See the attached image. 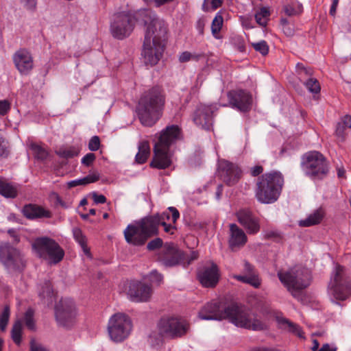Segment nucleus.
<instances>
[{
	"instance_id": "obj_56",
	"label": "nucleus",
	"mask_w": 351,
	"mask_h": 351,
	"mask_svg": "<svg viewBox=\"0 0 351 351\" xmlns=\"http://www.w3.org/2000/svg\"><path fill=\"white\" fill-rule=\"evenodd\" d=\"M93 199L94 202L97 204H104L106 202V198L103 195H98L97 193H93Z\"/></svg>"
},
{
	"instance_id": "obj_62",
	"label": "nucleus",
	"mask_w": 351,
	"mask_h": 351,
	"mask_svg": "<svg viewBox=\"0 0 351 351\" xmlns=\"http://www.w3.org/2000/svg\"><path fill=\"white\" fill-rule=\"evenodd\" d=\"M263 170L261 166H255L251 169V174L253 176H257L263 172Z\"/></svg>"
},
{
	"instance_id": "obj_38",
	"label": "nucleus",
	"mask_w": 351,
	"mask_h": 351,
	"mask_svg": "<svg viewBox=\"0 0 351 351\" xmlns=\"http://www.w3.org/2000/svg\"><path fill=\"white\" fill-rule=\"evenodd\" d=\"M34 311L32 308H29L25 313L24 315V322L25 324L26 327L31 330H34L36 329L35 321H34Z\"/></svg>"
},
{
	"instance_id": "obj_46",
	"label": "nucleus",
	"mask_w": 351,
	"mask_h": 351,
	"mask_svg": "<svg viewBox=\"0 0 351 351\" xmlns=\"http://www.w3.org/2000/svg\"><path fill=\"white\" fill-rule=\"evenodd\" d=\"M346 129H347V128L345 127L342 123L339 122L337 123L335 134L341 141H343L346 138Z\"/></svg>"
},
{
	"instance_id": "obj_19",
	"label": "nucleus",
	"mask_w": 351,
	"mask_h": 351,
	"mask_svg": "<svg viewBox=\"0 0 351 351\" xmlns=\"http://www.w3.org/2000/svg\"><path fill=\"white\" fill-rule=\"evenodd\" d=\"M197 277L204 287H215L219 278L217 265L212 262L202 266L198 271Z\"/></svg>"
},
{
	"instance_id": "obj_41",
	"label": "nucleus",
	"mask_w": 351,
	"mask_h": 351,
	"mask_svg": "<svg viewBox=\"0 0 351 351\" xmlns=\"http://www.w3.org/2000/svg\"><path fill=\"white\" fill-rule=\"evenodd\" d=\"M223 19L221 14H217L213 20L211 25L212 33L214 36L217 34L221 29Z\"/></svg>"
},
{
	"instance_id": "obj_3",
	"label": "nucleus",
	"mask_w": 351,
	"mask_h": 351,
	"mask_svg": "<svg viewBox=\"0 0 351 351\" xmlns=\"http://www.w3.org/2000/svg\"><path fill=\"white\" fill-rule=\"evenodd\" d=\"M165 99L161 90L154 87L141 97L137 107L138 116L144 126L151 127L160 119Z\"/></svg>"
},
{
	"instance_id": "obj_57",
	"label": "nucleus",
	"mask_w": 351,
	"mask_h": 351,
	"mask_svg": "<svg viewBox=\"0 0 351 351\" xmlns=\"http://www.w3.org/2000/svg\"><path fill=\"white\" fill-rule=\"evenodd\" d=\"M21 1L23 6L28 10L33 9L36 7V0H21Z\"/></svg>"
},
{
	"instance_id": "obj_25",
	"label": "nucleus",
	"mask_w": 351,
	"mask_h": 351,
	"mask_svg": "<svg viewBox=\"0 0 351 351\" xmlns=\"http://www.w3.org/2000/svg\"><path fill=\"white\" fill-rule=\"evenodd\" d=\"M244 274L234 276V278L244 283L249 284L255 288L259 287L261 285V281L254 271V267L248 262L245 261Z\"/></svg>"
},
{
	"instance_id": "obj_26",
	"label": "nucleus",
	"mask_w": 351,
	"mask_h": 351,
	"mask_svg": "<svg viewBox=\"0 0 351 351\" xmlns=\"http://www.w3.org/2000/svg\"><path fill=\"white\" fill-rule=\"evenodd\" d=\"M247 236L243 230L235 223L230 225L229 245L232 250L243 246L247 242Z\"/></svg>"
},
{
	"instance_id": "obj_11",
	"label": "nucleus",
	"mask_w": 351,
	"mask_h": 351,
	"mask_svg": "<svg viewBox=\"0 0 351 351\" xmlns=\"http://www.w3.org/2000/svg\"><path fill=\"white\" fill-rule=\"evenodd\" d=\"M136 21L137 19L130 13L122 12L114 14L110 23L112 35L117 39L129 36Z\"/></svg>"
},
{
	"instance_id": "obj_1",
	"label": "nucleus",
	"mask_w": 351,
	"mask_h": 351,
	"mask_svg": "<svg viewBox=\"0 0 351 351\" xmlns=\"http://www.w3.org/2000/svg\"><path fill=\"white\" fill-rule=\"evenodd\" d=\"M138 15L143 17L146 26L142 56L145 64L154 66L158 63L164 51L163 41L167 32V25L163 20L147 11L141 12Z\"/></svg>"
},
{
	"instance_id": "obj_36",
	"label": "nucleus",
	"mask_w": 351,
	"mask_h": 351,
	"mask_svg": "<svg viewBox=\"0 0 351 351\" xmlns=\"http://www.w3.org/2000/svg\"><path fill=\"white\" fill-rule=\"evenodd\" d=\"M30 148L33 152L34 157L37 160H44L47 158L48 152L43 147L36 143H31Z\"/></svg>"
},
{
	"instance_id": "obj_17",
	"label": "nucleus",
	"mask_w": 351,
	"mask_h": 351,
	"mask_svg": "<svg viewBox=\"0 0 351 351\" xmlns=\"http://www.w3.org/2000/svg\"><path fill=\"white\" fill-rule=\"evenodd\" d=\"M128 298L132 302H145L149 300L153 293L150 285L140 281H131L125 290Z\"/></svg>"
},
{
	"instance_id": "obj_43",
	"label": "nucleus",
	"mask_w": 351,
	"mask_h": 351,
	"mask_svg": "<svg viewBox=\"0 0 351 351\" xmlns=\"http://www.w3.org/2000/svg\"><path fill=\"white\" fill-rule=\"evenodd\" d=\"M252 45L256 51H258L263 56L267 55L269 52V46L265 40L254 43L252 44Z\"/></svg>"
},
{
	"instance_id": "obj_4",
	"label": "nucleus",
	"mask_w": 351,
	"mask_h": 351,
	"mask_svg": "<svg viewBox=\"0 0 351 351\" xmlns=\"http://www.w3.org/2000/svg\"><path fill=\"white\" fill-rule=\"evenodd\" d=\"M180 137V129L177 125L167 126L158 136L154 147V157L150 165L157 169H166L171 165L169 147Z\"/></svg>"
},
{
	"instance_id": "obj_21",
	"label": "nucleus",
	"mask_w": 351,
	"mask_h": 351,
	"mask_svg": "<svg viewBox=\"0 0 351 351\" xmlns=\"http://www.w3.org/2000/svg\"><path fill=\"white\" fill-rule=\"evenodd\" d=\"M216 108L214 106L200 105L193 115L194 123L202 129L208 130L213 125V117Z\"/></svg>"
},
{
	"instance_id": "obj_55",
	"label": "nucleus",
	"mask_w": 351,
	"mask_h": 351,
	"mask_svg": "<svg viewBox=\"0 0 351 351\" xmlns=\"http://www.w3.org/2000/svg\"><path fill=\"white\" fill-rule=\"evenodd\" d=\"M297 71L300 74L304 73L306 75H311L312 74L311 71L309 69L306 68L302 64L298 63L296 65Z\"/></svg>"
},
{
	"instance_id": "obj_12",
	"label": "nucleus",
	"mask_w": 351,
	"mask_h": 351,
	"mask_svg": "<svg viewBox=\"0 0 351 351\" xmlns=\"http://www.w3.org/2000/svg\"><path fill=\"white\" fill-rule=\"evenodd\" d=\"M132 330L130 319L123 313L112 315L108 322V331L112 341L121 342L128 338Z\"/></svg>"
},
{
	"instance_id": "obj_24",
	"label": "nucleus",
	"mask_w": 351,
	"mask_h": 351,
	"mask_svg": "<svg viewBox=\"0 0 351 351\" xmlns=\"http://www.w3.org/2000/svg\"><path fill=\"white\" fill-rule=\"evenodd\" d=\"M13 59L16 67L21 74L27 75L33 69V58L29 52L25 49L16 51Z\"/></svg>"
},
{
	"instance_id": "obj_23",
	"label": "nucleus",
	"mask_w": 351,
	"mask_h": 351,
	"mask_svg": "<svg viewBox=\"0 0 351 351\" xmlns=\"http://www.w3.org/2000/svg\"><path fill=\"white\" fill-rule=\"evenodd\" d=\"M239 222L248 234H256L260 230L258 219L248 210H241L237 213Z\"/></svg>"
},
{
	"instance_id": "obj_9",
	"label": "nucleus",
	"mask_w": 351,
	"mask_h": 351,
	"mask_svg": "<svg viewBox=\"0 0 351 351\" xmlns=\"http://www.w3.org/2000/svg\"><path fill=\"white\" fill-rule=\"evenodd\" d=\"M32 248L36 255L50 263L57 264L64 256V252L53 239L42 237L36 238L32 243Z\"/></svg>"
},
{
	"instance_id": "obj_63",
	"label": "nucleus",
	"mask_w": 351,
	"mask_h": 351,
	"mask_svg": "<svg viewBox=\"0 0 351 351\" xmlns=\"http://www.w3.org/2000/svg\"><path fill=\"white\" fill-rule=\"evenodd\" d=\"M252 351H279L278 350L271 347H259L254 348Z\"/></svg>"
},
{
	"instance_id": "obj_18",
	"label": "nucleus",
	"mask_w": 351,
	"mask_h": 351,
	"mask_svg": "<svg viewBox=\"0 0 351 351\" xmlns=\"http://www.w3.org/2000/svg\"><path fill=\"white\" fill-rule=\"evenodd\" d=\"M230 106L241 112H247L252 104V95L243 90H231L228 93Z\"/></svg>"
},
{
	"instance_id": "obj_37",
	"label": "nucleus",
	"mask_w": 351,
	"mask_h": 351,
	"mask_svg": "<svg viewBox=\"0 0 351 351\" xmlns=\"http://www.w3.org/2000/svg\"><path fill=\"white\" fill-rule=\"evenodd\" d=\"M204 53H191L189 51H184L179 56L180 62H186L190 60L198 61L201 58L204 57Z\"/></svg>"
},
{
	"instance_id": "obj_28",
	"label": "nucleus",
	"mask_w": 351,
	"mask_h": 351,
	"mask_svg": "<svg viewBox=\"0 0 351 351\" xmlns=\"http://www.w3.org/2000/svg\"><path fill=\"white\" fill-rule=\"evenodd\" d=\"M18 191L17 185L0 178V195L5 198H15L18 195Z\"/></svg>"
},
{
	"instance_id": "obj_31",
	"label": "nucleus",
	"mask_w": 351,
	"mask_h": 351,
	"mask_svg": "<svg viewBox=\"0 0 351 351\" xmlns=\"http://www.w3.org/2000/svg\"><path fill=\"white\" fill-rule=\"evenodd\" d=\"M38 295L43 300H47V302L51 300L53 295V289L51 282L48 280L41 282L38 286Z\"/></svg>"
},
{
	"instance_id": "obj_15",
	"label": "nucleus",
	"mask_w": 351,
	"mask_h": 351,
	"mask_svg": "<svg viewBox=\"0 0 351 351\" xmlns=\"http://www.w3.org/2000/svg\"><path fill=\"white\" fill-rule=\"evenodd\" d=\"M0 259L9 269L21 270L25 267L23 254L9 243H5L0 247Z\"/></svg>"
},
{
	"instance_id": "obj_29",
	"label": "nucleus",
	"mask_w": 351,
	"mask_h": 351,
	"mask_svg": "<svg viewBox=\"0 0 351 351\" xmlns=\"http://www.w3.org/2000/svg\"><path fill=\"white\" fill-rule=\"evenodd\" d=\"M324 216V212L322 208L315 210L310 214L305 219L301 220L299 225L302 227H308L316 225L322 220Z\"/></svg>"
},
{
	"instance_id": "obj_27",
	"label": "nucleus",
	"mask_w": 351,
	"mask_h": 351,
	"mask_svg": "<svg viewBox=\"0 0 351 351\" xmlns=\"http://www.w3.org/2000/svg\"><path fill=\"white\" fill-rule=\"evenodd\" d=\"M22 212L27 218L35 219L38 217H49L50 214L48 211L44 210L43 208L36 205L28 204L25 205Z\"/></svg>"
},
{
	"instance_id": "obj_7",
	"label": "nucleus",
	"mask_w": 351,
	"mask_h": 351,
	"mask_svg": "<svg viewBox=\"0 0 351 351\" xmlns=\"http://www.w3.org/2000/svg\"><path fill=\"white\" fill-rule=\"evenodd\" d=\"M278 276L280 282L296 299H302L301 291L310 285L311 276L308 269L293 268L285 272H278Z\"/></svg>"
},
{
	"instance_id": "obj_59",
	"label": "nucleus",
	"mask_w": 351,
	"mask_h": 351,
	"mask_svg": "<svg viewBox=\"0 0 351 351\" xmlns=\"http://www.w3.org/2000/svg\"><path fill=\"white\" fill-rule=\"evenodd\" d=\"M8 232L12 239L13 244H17L20 241V238L14 229H10Z\"/></svg>"
},
{
	"instance_id": "obj_60",
	"label": "nucleus",
	"mask_w": 351,
	"mask_h": 351,
	"mask_svg": "<svg viewBox=\"0 0 351 351\" xmlns=\"http://www.w3.org/2000/svg\"><path fill=\"white\" fill-rule=\"evenodd\" d=\"M284 11L289 16H294L297 14L295 9L291 5H285L284 7Z\"/></svg>"
},
{
	"instance_id": "obj_6",
	"label": "nucleus",
	"mask_w": 351,
	"mask_h": 351,
	"mask_svg": "<svg viewBox=\"0 0 351 351\" xmlns=\"http://www.w3.org/2000/svg\"><path fill=\"white\" fill-rule=\"evenodd\" d=\"M226 311V319L237 327L252 330H263L266 328V324L244 305L232 303L227 305Z\"/></svg>"
},
{
	"instance_id": "obj_16",
	"label": "nucleus",
	"mask_w": 351,
	"mask_h": 351,
	"mask_svg": "<svg viewBox=\"0 0 351 351\" xmlns=\"http://www.w3.org/2000/svg\"><path fill=\"white\" fill-rule=\"evenodd\" d=\"M184 258V252L173 243L165 245L158 255V261L165 267L183 266Z\"/></svg>"
},
{
	"instance_id": "obj_13",
	"label": "nucleus",
	"mask_w": 351,
	"mask_h": 351,
	"mask_svg": "<svg viewBox=\"0 0 351 351\" xmlns=\"http://www.w3.org/2000/svg\"><path fill=\"white\" fill-rule=\"evenodd\" d=\"M55 315L59 326L66 328L72 327L77 316L74 302L69 298L62 299L56 305Z\"/></svg>"
},
{
	"instance_id": "obj_48",
	"label": "nucleus",
	"mask_w": 351,
	"mask_h": 351,
	"mask_svg": "<svg viewBox=\"0 0 351 351\" xmlns=\"http://www.w3.org/2000/svg\"><path fill=\"white\" fill-rule=\"evenodd\" d=\"M100 146V140L97 136H93L88 143V149L90 151L95 152L99 149Z\"/></svg>"
},
{
	"instance_id": "obj_47",
	"label": "nucleus",
	"mask_w": 351,
	"mask_h": 351,
	"mask_svg": "<svg viewBox=\"0 0 351 351\" xmlns=\"http://www.w3.org/2000/svg\"><path fill=\"white\" fill-rule=\"evenodd\" d=\"M184 256L185 258L183 261V267H186L191 263L192 261L196 260L198 258V253L195 251L191 252L190 254L184 252Z\"/></svg>"
},
{
	"instance_id": "obj_42",
	"label": "nucleus",
	"mask_w": 351,
	"mask_h": 351,
	"mask_svg": "<svg viewBox=\"0 0 351 351\" xmlns=\"http://www.w3.org/2000/svg\"><path fill=\"white\" fill-rule=\"evenodd\" d=\"M306 88L312 93H319L320 86L319 82L315 78H310L304 83Z\"/></svg>"
},
{
	"instance_id": "obj_49",
	"label": "nucleus",
	"mask_w": 351,
	"mask_h": 351,
	"mask_svg": "<svg viewBox=\"0 0 351 351\" xmlns=\"http://www.w3.org/2000/svg\"><path fill=\"white\" fill-rule=\"evenodd\" d=\"M162 246V240L160 238H156L149 241L147 245L149 250H155Z\"/></svg>"
},
{
	"instance_id": "obj_33",
	"label": "nucleus",
	"mask_w": 351,
	"mask_h": 351,
	"mask_svg": "<svg viewBox=\"0 0 351 351\" xmlns=\"http://www.w3.org/2000/svg\"><path fill=\"white\" fill-rule=\"evenodd\" d=\"M73 234L75 240L80 244L84 253L88 257H91L90 250L86 245V239L83 234L82 230L79 228L73 230Z\"/></svg>"
},
{
	"instance_id": "obj_8",
	"label": "nucleus",
	"mask_w": 351,
	"mask_h": 351,
	"mask_svg": "<svg viewBox=\"0 0 351 351\" xmlns=\"http://www.w3.org/2000/svg\"><path fill=\"white\" fill-rule=\"evenodd\" d=\"M328 293L332 300H345L351 293V285L343 267L337 265L328 285Z\"/></svg>"
},
{
	"instance_id": "obj_34",
	"label": "nucleus",
	"mask_w": 351,
	"mask_h": 351,
	"mask_svg": "<svg viewBox=\"0 0 351 351\" xmlns=\"http://www.w3.org/2000/svg\"><path fill=\"white\" fill-rule=\"evenodd\" d=\"M270 12L269 9L267 8L263 7L255 14V19L259 25L265 27L267 24Z\"/></svg>"
},
{
	"instance_id": "obj_54",
	"label": "nucleus",
	"mask_w": 351,
	"mask_h": 351,
	"mask_svg": "<svg viewBox=\"0 0 351 351\" xmlns=\"http://www.w3.org/2000/svg\"><path fill=\"white\" fill-rule=\"evenodd\" d=\"M10 109V104L7 100H0V115H5Z\"/></svg>"
},
{
	"instance_id": "obj_14",
	"label": "nucleus",
	"mask_w": 351,
	"mask_h": 351,
	"mask_svg": "<svg viewBox=\"0 0 351 351\" xmlns=\"http://www.w3.org/2000/svg\"><path fill=\"white\" fill-rule=\"evenodd\" d=\"M158 328L161 335L175 338L185 335L189 329V324L182 318L167 317L161 319Z\"/></svg>"
},
{
	"instance_id": "obj_51",
	"label": "nucleus",
	"mask_w": 351,
	"mask_h": 351,
	"mask_svg": "<svg viewBox=\"0 0 351 351\" xmlns=\"http://www.w3.org/2000/svg\"><path fill=\"white\" fill-rule=\"evenodd\" d=\"M8 143L0 136V158L8 156Z\"/></svg>"
},
{
	"instance_id": "obj_2",
	"label": "nucleus",
	"mask_w": 351,
	"mask_h": 351,
	"mask_svg": "<svg viewBox=\"0 0 351 351\" xmlns=\"http://www.w3.org/2000/svg\"><path fill=\"white\" fill-rule=\"evenodd\" d=\"M167 219H170V215L165 212L143 218L135 224H130L124 230L125 239L128 243L142 245L149 237L158 234V226Z\"/></svg>"
},
{
	"instance_id": "obj_20",
	"label": "nucleus",
	"mask_w": 351,
	"mask_h": 351,
	"mask_svg": "<svg viewBox=\"0 0 351 351\" xmlns=\"http://www.w3.org/2000/svg\"><path fill=\"white\" fill-rule=\"evenodd\" d=\"M226 306L220 302L206 304L199 312V317L204 320H221L227 318Z\"/></svg>"
},
{
	"instance_id": "obj_5",
	"label": "nucleus",
	"mask_w": 351,
	"mask_h": 351,
	"mask_svg": "<svg viewBox=\"0 0 351 351\" xmlns=\"http://www.w3.org/2000/svg\"><path fill=\"white\" fill-rule=\"evenodd\" d=\"M283 183V178L279 172L263 174L258 179L256 183V199L263 204L276 202L280 194Z\"/></svg>"
},
{
	"instance_id": "obj_52",
	"label": "nucleus",
	"mask_w": 351,
	"mask_h": 351,
	"mask_svg": "<svg viewBox=\"0 0 351 351\" xmlns=\"http://www.w3.org/2000/svg\"><path fill=\"white\" fill-rule=\"evenodd\" d=\"M29 351H49L43 345L36 343L34 339H32L30 341V350Z\"/></svg>"
},
{
	"instance_id": "obj_50",
	"label": "nucleus",
	"mask_w": 351,
	"mask_h": 351,
	"mask_svg": "<svg viewBox=\"0 0 351 351\" xmlns=\"http://www.w3.org/2000/svg\"><path fill=\"white\" fill-rule=\"evenodd\" d=\"M163 277L156 270H153L149 274V280L152 283L160 285L162 281Z\"/></svg>"
},
{
	"instance_id": "obj_30",
	"label": "nucleus",
	"mask_w": 351,
	"mask_h": 351,
	"mask_svg": "<svg viewBox=\"0 0 351 351\" xmlns=\"http://www.w3.org/2000/svg\"><path fill=\"white\" fill-rule=\"evenodd\" d=\"M138 152L135 156L136 162L138 164H143L146 162L150 154V147L148 141H143L138 146Z\"/></svg>"
},
{
	"instance_id": "obj_61",
	"label": "nucleus",
	"mask_w": 351,
	"mask_h": 351,
	"mask_svg": "<svg viewBox=\"0 0 351 351\" xmlns=\"http://www.w3.org/2000/svg\"><path fill=\"white\" fill-rule=\"evenodd\" d=\"M340 123H342L343 125L346 127L347 128H351V116L350 115H346L343 117L341 119Z\"/></svg>"
},
{
	"instance_id": "obj_22",
	"label": "nucleus",
	"mask_w": 351,
	"mask_h": 351,
	"mask_svg": "<svg viewBox=\"0 0 351 351\" xmlns=\"http://www.w3.org/2000/svg\"><path fill=\"white\" fill-rule=\"evenodd\" d=\"M218 169L221 179L228 185H234L241 177V172L239 168L227 160L219 161Z\"/></svg>"
},
{
	"instance_id": "obj_10",
	"label": "nucleus",
	"mask_w": 351,
	"mask_h": 351,
	"mask_svg": "<svg viewBox=\"0 0 351 351\" xmlns=\"http://www.w3.org/2000/svg\"><path fill=\"white\" fill-rule=\"evenodd\" d=\"M302 169L312 179H323L328 173V164L324 156L318 152L306 153L302 158Z\"/></svg>"
},
{
	"instance_id": "obj_39",
	"label": "nucleus",
	"mask_w": 351,
	"mask_h": 351,
	"mask_svg": "<svg viewBox=\"0 0 351 351\" xmlns=\"http://www.w3.org/2000/svg\"><path fill=\"white\" fill-rule=\"evenodd\" d=\"M10 315V309L9 305H5L2 313L0 315V330L4 331L8 324Z\"/></svg>"
},
{
	"instance_id": "obj_58",
	"label": "nucleus",
	"mask_w": 351,
	"mask_h": 351,
	"mask_svg": "<svg viewBox=\"0 0 351 351\" xmlns=\"http://www.w3.org/2000/svg\"><path fill=\"white\" fill-rule=\"evenodd\" d=\"M168 210L171 213V219L173 223H176L178 219L180 217V213L177 208L175 207H169Z\"/></svg>"
},
{
	"instance_id": "obj_32",
	"label": "nucleus",
	"mask_w": 351,
	"mask_h": 351,
	"mask_svg": "<svg viewBox=\"0 0 351 351\" xmlns=\"http://www.w3.org/2000/svg\"><path fill=\"white\" fill-rule=\"evenodd\" d=\"M99 178V176L97 173L89 174L83 178L71 180L67 183V185L69 188H73L80 185H86L97 182Z\"/></svg>"
},
{
	"instance_id": "obj_53",
	"label": "nucleus",
	"mask_w": 351,
	"mask_h": 351,
	"mask_svg": "<svg viewBox=\"0 0 351 351\" xmlns=\"http://www.w3.org/2000/svg\"><path fill=\"white\" fill-rule=\"evenodd\" d=\"M95 155L93 153L86 154L82 159V163L86 167H89L95 160Z\"/></svg>"
},
{
	"instance_id": "obj_64",
	"label": "nucleus",
	"mask_w": 351,
	"mask_h": 351,
	"mask_svg": "<svg viewBox=\"0 0 351 351\" xmlns=\"http://www.w3.org/2000/svg\"><path fill=\"white\" fill-rule=\"evenodd\" d=\"M336 348L330 347L329 344L326 343L318 351H336Z\"/></svg>"
},
{
	"instance_id": "obj_45",
	"label": "nucleus",
	"mask_w": 351,
	"mask_h": 351,
	"mask_svg": "<svg viewBox=\"0 0 351 351\" xmlns=\"http://www.w3.org/2000/svg\"><path fill=\"white\" fill-rule=\"evenodd\" d=\"M283 323L286 324L288 326V328L290 331L296 334L299 337L303 338V334L301 330V328L296 324L289 322L287 319H284Z\"/></svg>"
},
{
	"instance_id": "obj_40",
	"label": "nucleus",
	"mask_w": 351,
	"mask_h": 351,
	"mask_svg": "<svg viewBox=\"0 0 351 351\" xmlns=\"http://www.w3.org/2000/svg\"><path fill=\"white\" fill-rule=\"evenodd\" d=\"M56 154L64 158H71L78 154V151L74 147H70L68 149L60 148L56 152Z\"/></svg>"
},
{
	"instance_id": "obj_35",
	"label": "nucleus",
	"mask_w": 351,
	"mask_h": 351,
	"mask_svg": "<svg viewBox=\"0 0 351 351\" xmlns=\"http://www.w3.org/2000/svg\"><path fill=\"white\" fill-rule=\"evenodd\" d=\"M22 328L21 321L17 320L14 322L11 330L12 339L18 346H19L21 342Z\"/></svg>"
},
{
	"instance_id": "obj_44",
	"label": "nucleus",
	"mask_w": 351,
	"mask_h": 351,
	"mask_svg": "<svg viewBox=\"0 0 351 351\" xmlns=\"http://www.w3.org/2000/svg\"><path fill=\"white\" fill-rule=\"evenodd\" d=\"M264 237L267 239H272L275 241H279L282 239L280 233L274 230L264 231Z\"/></svg>"
}]
</instances>
